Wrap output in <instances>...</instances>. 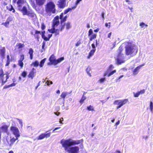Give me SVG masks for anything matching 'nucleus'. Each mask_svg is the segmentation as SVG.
Segmentation results:
<instances>
[{"instance_id":"63","label":"nucleus","mask_w":153,"mask_h":153,"mask_svg":"<svg viewBox=\"0 0 153 153\" xmlns=\"http://www.w3.org/2000/svg\"><path fill=\"white\" fill-rule=\"evenodd\" d=\"M9 63H10V60H7V63L6 64V66H8L9 65Z\"/></svg>"},{"instance_id":"46","label":"nucleus","mask_w":153,"mask_h":153,"mask_svg":"<svg viewBox=\"0 0 153 153\" xmlns=\"http://www.w3.org/2000/svg\"><path fill=\"white\" fill-rule=\"evenodd\" d=\"M140 94H144L145 92V90L144 89H143L141 90L140 91H139Z\"/></svg>"},{"instance_id":"1","label":"nucleus","mask_w":153,"mask_h":153,"mask_svg":"<svg viewBox=\"0 0 153 153\" xmlns=\"http://www.w3.org/2000/svg\"><path fill=\"white\" fill-rule=\"evenodd\" d=\"M71 140V139H69L65 140L62 139L60 141L62 146L64 148L65 150L67 152L69 151V148L70 146L78 145L82 142L81 140L72 141Z\"/></svg>"},{"instance_id":"4","label":"nucleus","mask_w":153,"mask_h":153,"mask_svg":"<svg viewBox=\"0 0 153 153\" xmlns=\"http://www.w3.org/2000/svg\"><path fill=\"white\" fill-rule=\"evenodd\" d=\"M55 7V4L53 2L50 1L48 2L45 7L46 12L47 13H54L56 12Z\"/></svg>"},{"instance_id":"6","label":"nucleus","mask_w":153,"mask_h":153,"mask_svg":"<svg viewBox=\"0 0 153 153\" xmlns=\"http://www.w3.org/2000/svg\"><path fill=\"white\" fill-rule=\"evenodd\" d=\"M114 68V67L112 65H110L107 71L104 73V76H105L106 75H108V76H110L116 73V70L112 71Z\"/></svg>"},{"instance_id":"13","label":"nucleus","mask_w":153,"mask_h":153,"mask_svg":"<svg viewBox=\"0 0 153 153\" xmlns=\"http://www.w3.org/2000/svg\"><path fill=\"white\" fill-rule=\"evenodd\" d=\"M145 65L144 63L140 65L136 68L133 72V74L135 75L138 74L139 72L140 69L141 67L144 66Z\"/></svg>"},{"instance_id":"3","label":"nucleus","mask_w":153,"mask_h":153,"mask_svg":"<svg viewBox=\"0 0 153 153\" xmlns=\"http://www.w3.org/2000/svg\"><path fill=\"white\" fill-rule=\"evenodd\" d=\"M125 45V53L126 55L132 54L135 51L134 45L131 42H126L124 43Z\"/></svg>"},{"instance_id":"39","label":"nucleus","mask_w":153,"mask_h":153,"mask_svg":"<svg viewBox=\"0 0 153 153\" xmlns=\"http://www.w3.org/2000/svg\"><path fill=\"white\" fill-rule=\"evenodd\" d=\"M18 64L20 66L22 67L23 65V63L22 62V61L19 60L18 62Z\"/></svg>"},{"instance_id":"31","label":"nucleus","mask_w":153,"mask_h":153,"mask_svg":"<svg viewBox=\"0 0 153 153\" xmlns=\"http://www.w3.org/2000/svg\"><path fill=\"white\" fill-rule=\"evenodd\" d=\"M1 54V56L4 55L5 53V48L4 47L2 48L0 50Z\"/></svg>"},{"instance_id":"18","label":"nucleus","mask_w":153,"mask_h":153,"mask_svg":"<svg viewBox=\"0 0 153 153\" xmlns=\"http://www.w3.org/2000/svg\"><path fill=\"white\" fill-rule=\"evenodd\" d=\"M49 61L51 62L52 64L55 65V62L56 61V59L55 57L53 55H52L49 59Z\"/></svg>"},{"instance_id":"7","label":"nucleus","mask_w":153,"mask_h":153,"mask_svg":"<svg viewBox=\"0 0 153 153\" xmlns=\"http://www.w3.org/2000/svg\"><path fill=\"white\" fill-rule=\"evenodd\" d=\"M9 77L8 74H0V82H1V85H3L5 83Z\"/></svg>"},{"instance_id":"47","label":"nucleus","mask_w":153,"mask_h":153,"mask_svg":"<svg viewBox=\"0 0 153 153\" xmlns=\"http://www.w3.org/2000/svg\"><path fill=\"white\" fill-rule=\"evenodd\" d=\"M45 26L44 23H42L41 25V28L42 30H43L45 29Z\"/></svg>"},{"instance_id":"38","label":"nucleus","mask_w":153,"mask_h":153,"mask_svg":"<svg viewBox=\"0 0 153 153\" xmlns=\"http://www.w3.org/2000/svg\"><path fill=\"white\" fill-rule=\"evenodd\" d=\"M105 78H101L100 80H99L98 82L101 83H102L105 80Z\"/></svg>"},{"instance_id":"58","label":"nucleus","mask_w":153,"mask_h":153,"mask_svg":"<svg viewBox=\"0 0 153 153\" xmlns=\"http://www.w3.org/2000/svg\"><path fill=\"white\" fill-rule=\"evenodd\" d=\"M104 14H105V13L104 12H102V14H101V16H102V18H103V20H104Z\"/></svg>"},{"instance_id":"29","label":"nucleus","mask_w":153,"mask_h":153,"mask_svg":"<svg viewBox=\"0 0 153 153\" xmlns=\"http://www.w3.org/2000/svg\"><path fill=\"white\" fill-rule=\"evenodd\" d=\"M65 25L66 26V28L67 29H68L70 28L71 27V23L69 22H68L66 23H65Z\"/></svg>"},{"instance_id":"34","label":"nucleus","mask_w":153,"mask_h":153,"mask_svg":"<svg viewBox=\"0 0 153 153\" xmlns=\"http://www.w3.org/2000/svg\"><path fill=\"white\" fill-rule=\"evenodd\" d=\"M97 36L96 34H94L91 36L90 38V40L91 41L93 39L96 38Z\"/></svg>"},{"instance_id":"27","label":"nucleus","mask_w":153,"mask_h":153,"mask_svg":"<svg viewBox=\"0 0 153 153\" xmlns=\"http://www.w3.org/2000/svg\"><path fill=\"white\" fill-rule=\"evenodd\" d=\"M64 59V57H61L57 60H56V61L55 62V65L57 64L58 63H59L62 61Z\"/></svg>"},{"instance_id":"52","label":"nucleus","mask_w":153,"mask_h":153,"mask_svg":"<svg viewBox=\"0 0 153 153\" xmlns=\"http://www.w3.org/2000/svg\"><path fill=\"white\" fill-rule=\"evenodd\" d=\"M123 75H121L120 76L118 79H117L116 80V82H117L118 81H119V79L121 78L122 77H123Z\"/></svg>"},{"instance_id":"24","label":"nucleus","mask_w":153,"mask_h":153,"mask_svg":"<svg viewBox=\"0 0 153 153\" xmlns=\"http://www.w3.org/2000/svg\"><path fill=\"white\" fill-rule=\"evenodd\" d=\"M18 137H16V138H15L14 137L10 139V143H8V144L9 145L11 146L18 139Z\"/></svg>"},{"instance_id":"23","label":"nucleus","mask_w":153,"mask_h":153,"mask_svg":"<svg viewBox=\"0 0 153 153\" xmlns=\"http://www.w3.org/2000/svg\"><path fill=\"white\" fill-rule=\"evenodd\" d=\"M96 49H93L89 53V55L87 56V58L89 59L94 54V53L95 52Z\"/></svg>"},{"instance_id":"45","label":"nucleus","mask_w":153,"mask_h":153,"mask_svg":"<svg viewBox=\"0 0 153 153\" xmlns=\"http://www.w3.org/2000/svg\"><path fill=\"white\" fill-rule=\"evenodd\" d=\"M24 59V55H22L21 56L19 60L23 61Z\"/></svg>"},{"instance_id":"14","label":"nucleus","mask_w":153,"mask_h":153,"mask_svg":"<svg viewBox=\"0 0 153 153\" xmlns=\"http://www.w3.org/2000/svg\"><path fill=\"white\" fill-rule=\"evenodd\" d=\"M58 4L59 7L60 8H64L66 5L65 0H59Z\"/></svg>"},{"instance_id":"42","label":"nucleus","mask_w":153,"mask_h":153,"mask_svg":"<svg viewBox=\"0 0 153 153\" xmlns=\"http://www.w3.org/2000/svg\"><path fill=\"white\" fill-rule=\"evenodd\" d=\"M93 31L92 29H90L88 32V36H90L91 34L93 33Z\"/></svg>"},{"instance_id":"17","label":"nucleus","mask_w":153,"mask_h":153,"mask_svg":"<svg viewBox=\"0 0 153 153\" xmlns=\"http://www.w3.org/2000/svg\"><path fill=\"white\" fill-rule=\"evenodd\" d=\"M8 127L9 126L7 125H3L1 127L0 129L3 131L5 132H7L8 131Z\"/></svg>"},{"instance_id":"33","label":"nucleus","mask_w":153,"mask_h":153,"mask_svg":"<svg viewBox=\"0 0 153 153\" xmlns=\"http://www.w3.org/2000/svg\"><path fill=\"white\" fill-rule=\"evenodd\" d=\"M86 98L85 96L83 95L81 99L79 101V102L81 104L86 99Z\"/></svg>"},{"instance_id":"43","label":"nucleus","mask_w":153,"mask_h":153,"mask_svg":"<svg viewBox=\"0 0 153 153\" xmlns=\"http://www.w3.org/2000/svg\"><path fill=\"white\" fill-rule=\"evenodd\" d=\"M27 75V73L25 71H23L22 74V76L23 77H25Z\"/></svg>"},{"instance_id":"51","label":"nucleus","mask_w":153,"mask_h":153,"mask_svg":"<svg viewBox=\"0 0 153 153\" xmlns=\"http://www.w3.org/2000/svg\"><path fill=\"white\" fill-rule=\"evenodd\" d=\"M145 25V23L143 22H142L140 24V25L142 27H143Z\"/></svg>"},{"instance_id":"22","label":"nucleus","mask_w":153,"mask_h":153,"mask_svg":"<svg viewBox=\"0 0 153 153\" xmlns=\"http://www.w3.org/2000/svg\"><path fill=\"white\" fill-rule=\"evenodd\" d=\"M46 0H36L37 4L39 5H42L43 4Z\"/></svg>"},{"instance_id":"12","label":"nucleus","mask_w":153,"mask_h":153,"mask_svg":"<svg viewBox=\"0 0 153 153\" xmlns=\"http://www.w3.org/2000/svg\"><path fill=\"white\" fill-rule=\"evenodd\" d=\"M69 151L71 153H78L79 150V148L78 146H74L69 147Z\"/></svg>"},{"instance_id":"25","label":"nucleus","mask_w":153,"mask_h":153,"mask_svg":"<svg viewBox=\"0 0 153 153\" xmlns=\"http://www.w3.org/2000/svg\"><path fill=\"white\" fill-rule=\"evenodd\" d=\"M33 51L32 48H30L29 50L28 53L30 56V58L31 59H32L33 58Z\"/></svg>"},{"instance_id":"5","label":"nucleus","mask_w":153,"mask_h":153,"mask_svg":"<svg viewBox=\"0 0 153 153\" xmlns=\"http://www.w3.org/2000/svg\"><path fill=\"white\" fill-rule=\"evenodd\" d=\"M116 63L118 65H120L125 62L124 55L120 52L116 58Z\"/></svg>"},{"instance_id":"50","label":"nucleus","mask_w":153,"mask_h":153,"mask_svg":"<svg viewBox=\"0 0 153 153\" xmlns=\"http://www.w3.org/2000/svg\"><path fill=\"white\" fill-rule=\"evenodd\" d=\"M46 83H47V85L49 86L50 85L49 84V83H50L51 84H53V82L52 81H49V80H48V81L47 82H46Z\"/></svg>"},{"instance_id":"57","label":"nucleus","mask_w":153,"mask_h":153,"mask_svg":"<svg viewBox=\"0 0 153 153\" xmlns=\"http://www.w3.org/2000/svg\"><path fill=\"white\" fill-rule=\"evenodd\" d=\"M63 16V13H62L60 15L59 18L61 20L62 19Z\"/></svg>"},{"instance_id":"26","label":"nucleus","mask_w":153,"mask_h":153,"mask_svg":"<svg viewBox=\"0 0 153 153\" xmlns=\"http://www.w3.org/2000/svg\"><path fill=\"white\" fill-rule=\"evenodd\" d=\"M68 94V92L64 91L62 93L60 97L64 100Z\"/></svg>"},{"instance_id":"64","label":"nucleus","mask_w":153,"mask_h":153,"mask_svg":"<svg viewBox=\"0 0 153 153\" xmlns=\"http://www.w3.org/2000/svg\"><path fill=\"white\" fill-rule=\"evenodd\" d=\"M54 113L57 116H59L60 114V113L59 112H54Z\"/></svg>"},{"instance_id":"41","label":"nucleus","mask_w":153,"mask_h":153,"mask_svg":"<svg viewBox=\"0 0 153 153\" xmlns=\"http://www.w3.org/2000/svg\"><path fill=\"white\" fill-rule=\"evenodd\" d=\"M68 17V16H65L63 18H62V19L61 20V22L62 23V22H64L66 20V19Z\"/></svg>"},{"instance_id":"53","label":"nucleus","mask_w":153,"mask_h":153,"mask_svg":"<svg viewBox=\"0 0 153 153\" xmlns=\"http://www.w3.org/2000/svg\"><path fill=\"white\" fill-rule=\"evenodd\" d=\"M12 5H10V4L8 5L6 7L7 9V10H9V9H10V8L12 7Z\"/></svg>"},{"instance_id":"21","label":"nucleus","mask_w":153,"mask_h":153,"mask_svg":"<svg viewBox=\"0 0 153 153\" xmlns=\"http://www.w3.org/2000/svg\"><path fill=\"white\" fill-rule=\"evenodd\" d=\"M41 35V33L40 31L37 30H35V33L33 34L35 37L37 38L38 40L39 36Z\"/></svg>"},{"instance_id":"16","label":"nucleus","mask_w":153,"mask_h":153,"mask_svg":"<svg viewBox=\"0 0 153 153\" xmlns=\"http://www.w3.org/2000/svg\"><path fill=\"white\" fill-rule=\"evenodd\" d=\"M17 1V3L18 5L19 8L23 4L26 3L25 0H16Z\"/></svg>"},{"instance_id":"56","label":"nucleus","mask_w":153,"mask_h":153,"mask_svg":"<svg viewBox=\"0 0 153 153\" xmlns=\"http://www.w3.org/2000/svg\"><path fill=\"white\" fill-rule=\"evenodd\" d=\"M16 84L15 83H13L9 85V87L13 86L15 85Z\"/></svg>"},{"instance_id":"54","label":"nucleus","mask_w":153,"mask_h":153,"mask_svg":"<svg viewBox=\"0 0 153 153\" xmlns=\"http://www.w3.org/2000/svg\"><path fill=\"white\" fill-rule=\"evenodd\" d=\"M73 7H72L71 8H68V9H67V10H68V12L71 10L72 9L75 8H73Z\"/></svg>"},{"instance_id":"10","label":"nucleus","mask_w":153,"mask_h":153,"mask_svg":"<svg viewBox=\"0 0 153 153\" xmlns=\"http://www.w3.org/2000/svg\"><path fill=\"white\" fill-rule=\"evenodd\" d=\"M128 102V100L127 99L115 100L114 102V104L117 105H123L127 104Z\"/></svg>"},{"instance_id":"59","label":"nucleus","mask_w":153,"mask_h":153,"mask_svg":"<svg viewBox=\"0 0 153 153\" xmlns=\"http://www.w3.org/2000/svg\"><path fill=\"white\" fill-rule=\"evenodd\" d=\"M81 44V42H78L76 45V47L79 46V45Z\"/></svg>"},{"instance_id":"15","label":"nucleus","mask_w":153,"mask_h":153,"mask_svg":"<svg viewBox=\"0 0 153 153\" xmlns=\"http://www.w3.org/2000/svg\"><path fill=\"white\" fill-rule=\"evenodd\" d=\"M19 9L22 12L23 15H26L29 11H27L26 7L25 6H23L22 8L20 7L19 8Z\"/></svg>"},{"instance_id":"60","label":"nucleus","mask_w":153,"mask_h":153,"mask_svg":"<svg viewBox=\"0 0 153 153\" xmlns=\"http://www.w3.org/2000/svg\"><path fill=\"white\" fill-rule=\"evenodd\" d=\"M60 128V127H57L55 128L53 130V132H54V131L56 130H57Z\"/></svg>"},{"instance_id":"62","label":"nucleus","mask_w":153,"mask_h":153,"mask_svg":"<svg viewBox=\"0 0 153 153\" xmlns=\"http://www.w3.org/2000/svg\"><path fill=\"white\" fill-rule=\"evenodd\" d=\"M52 36V34L48 35V37H47V38H49V39H50V38Z\"/></svg>"},{"instance_id":"40","label":"nucleus","mask_w":153,"mask_h":153,"mask_svg":"<svg viewBox=\"0 0 153 153\" xmlns=\"http://www.w3.org/2000/svg\"><path fill=\"white\" fill-rule=\"evenodd\" d=\"M87 109L89 111H93L94 110L92 106H89L87 107Z\"/></svg>"},{"instance_id":"36","label":"nucleus","mask_w":153,"mask_h":153,"mask_svg":"<svg viewBox=\"0 0 153 153\" xmlns=\"http://www.w3.org/2000/svg\"><path fill=\"white\" fill-rule=\"evenodd\" d=\"M42 35V37L46 41H47L49 40V38H47V37H46L45 36V34H41Z\"/></svg>"},{"instance_id":"28","label":"nucleus","mask_w":153,"mask_h":153,"mask_svg":"<svg viewBox=\"0 0 153 153\" xmlns=\"http://www.w3.org/2000/svg\"><path fill=\"white\" fill-rule=\"evenodd\" d=\"M16 46L18 47V49H20L24 47L25 45L24 44L19 43L17 44Z\"/></svg>"},{"instance_id":"35","label":"nucleus","mask_w":153,"mask_h":153,"mask_svg":"<svg viewBox=\"0 0 153 153\" xmlns=\"http://www.w3.org/2000/svg\"><path fill=\"white\" fill-rule=\"evenodd\" d=\"M133 94H134V97H138L140 95V94L139 91H138L136 93L133 92Z\"/></svg>"},{"instance_id":"20","label":"nucleus","mask_w":153,"mask_h":153,"mask_svg":"<svg viewBox=\"0 0 153 153\" xmlns=\"http://www.w3.org/2000/svg\"><path fill=\"white\" fill-rule=\"evenodd\" d=\"M12 19L11 17H9L7 20L4 23H3V24L6 27H7L8 25L9 24V22L12 20Z\"/></svg>"},{"instance_id":"37","label":"nucleus","mask_w":153,"mask_h":153,"mask_svg":"<svg viewBox=\"0 0 153 153\" xmlns=\"http://www.w3.org/2000/svg\"><path fill=\"white\" fill-rule=\"evenodd\" d=\"M82 0H76L75 3V6H74V8H76L77 5Z\"/></svg>"},{"instance_id":"19","label":"nucleus","mask_w":153,"mask_h":153,"mask_svg":"<svg viewBox=\"0 0 153 153\" xmlns=\"http://www.w3.org/2000/svg\"><path fill=\"white\" fill-rule=\"evenodd\" d=\"M35 70V69L34 68H33L32 71L30 72V73L28 76V77L29 78H31V79H33L34 77V74L35 73L34 71Z\"/></svg>"},{"instance_id":"48","label":"nucleus","mask_w":153,"mask_h":153,"mask_svg":"<svg viewBox=\"0 0 153 153\" xmlns=\"http://www.w3.org/2000/svg\"><path fill=\"white\" fill-rule=\"evenodd\" d=\"M9 10L10 11H12L13 13H14L15 12V10L13 8V6H12V7L10 8Z\"/></svg>"},{"instance_id":"2","label":"nucleus","mask_w":153,"mask_h":153,"mask_svg":"<svg viewBox=\"0 0 153 153\" xmlns=\"http://www.w3.org/2000/svg\"><path fill=\"white\" fill-rule=\"evenodd\" d=\"M59 16H56L53 20L52 25V28L51 29L48 30L49 31L52 33H55V36H56L59 33V30L55 29V28L59 24Z\"/></svg>"},{"instance_id":"8","label":"nucleus","mask_w":153,"mask_h":153,"mask_svg":"<svg viewBox=\"0 0 153 153\" xmlns=\"http://www.w3.org/2000/svg\"><path fill=\"white\" fill-rule=\"evenodd\" d=\"M10 130L12 132L13 134L15 135L16 137H19L20 136L19 133V131L17 127L15 126H12L10 128Z\"/></svg>"},{"instance_id":"49","label":"nucleus","mask_w":153,"mask_h":153,"mask_svg":"<svg viewBox=\"0 0 153 153\" xmlns=\"http://www.w3.org/2000/svg\"><path fill=\"white\" fill-rule=\"evenodd\" d=\"M45 42H43L42 43V48L43 50H45V49H44V47H45Z\"/></svg>"},{"instance_id":"30","label":"nucleus","mask_w":153,"mask_h":153,"mask_svg":"<svg viewBox=\"0 0 153 153\" xmlns=\"http://www.w3.org/2000/svg\"><path fill=\"white\" fill-rule=\"evenodd\" d=\"M46 59L45 58L42 59L40 62L39 66L40 67H42L43 66L45 62Z\"/></svg>"},{"instance_id":"9","label":"nucleus","mask_w":153,"mask_h":153,"mask_svg":"<svg viewBox=\"0 0 153 153\" xmlns=\"http://www.w3.org/2000/svg\"><path fill=\"white\" fill-rule=\"evenodd\" d=\"M51 133L49 132L48 133H42L40 134L37 137V140H41L45 138H48L50 137Z\"/></svg>"},{"instance_id":"55","label":"nucleus","mask_w":153,"mask_h":153,"mask_svg":"<svg viewBox=\"0 0 153 153\" xmlns=\"http://www.w3.org/2000/svg\"><path fill=\"white\" fill-rule=\"evenodd\" d=\"M63 121V119L62 117L60 119L59 123L61 124H62V121Z\"/></svg>"},{"instance_id":"61","label":"nucleus","mask_w":153,"mask_h":153,"mask_svg":"<svg viewBox=\"0 0 153 153\" xmlns=\"http://www.w3.org/2000/svg\"><path fill=\"white\" fill-rule=\"evenodd\" d=\"M92 48L94 49H95V45L94 43H93L91 45Z\"/></svg>"},{"instance_id":"32","label":"nucleus","mask_w":153,"mask_h":153,"mask_svg":"<svg viewBox=\"0 0 153 153\" xmlns=\"http://www.w3.org/2000/svg\"><path fill=\"white\" fill-rule=\"evenodd\" d=\"M33 65L35 67H37L39 65V62L38 61H36L34 62H33L31 65Z\"/></svg>"},{"instance_id":"44","label":"nucleus","mask_w":153,"mask_h":153,"mask_svg":"<svg viewBox=\"0 0 153 153\" xmlns=\"http://www.w3.org/2000/svg\"><path fill=\"white\" fill-rule=\"evenodd\" d=\"M110 24L111 22H109L108 23H105V27H107L108 26V28H109L110 27Z\"/></svg>"},{"instance_id":"11","label":"nucleus","mask_w":153,"mask_h":153,"mask_svg":"<svg viewBox=\"0 0 153 153\" xmlns=\"http://www.w3.org/2000/svg\"><path fill=\"white\" fill-rule=\"evenodd\" d=\"M27 15L30 19H31L33 21H35L36 19V14L31 11H28Z\"/></svg>"}]
</instances>
